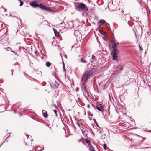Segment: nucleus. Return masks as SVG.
I'll return each mask as SVG.
<instances>
[{
	"mask_svg": "<svg viewBox=\"0 0 151 151\" xmlns=\"http://www.w3.org/2000/svg\"><path fill=\"white\" fill-rule=\"evenodd\" d=\"M96 68H92L89 70L86 71L83 75L81 81V90L84 95L89 96V93L86 83L88 79L95 71Z\"/></svg>",
	"mask_w": 151,
	"mask_h": 151,
	"instance_id": "f257e3e1",
	"label": "nucleus"
},
{
	"mask_svg": "<svg viewBox=\"0 0 151 151\" xmlns=\"http://www.w3.org/2000/svg\"><path fill=\"white\" fill-rule=\"evenodd\" d=\"M75 8L76 10L80 12L83 11L85 13H86L88 10V7L86 6L83 3H77L75 5Z\"/></svg>",
	"mask_w": 151,
	"mask_h": 151,
	"instance_id": "f03ea898",
	"label": "nucleus"
},
{
	"mask_svg": "<svg viewBox=\"0 0 151 151\" xmlns=\"http://www.w3.org/2000/svg\"><path fill=\"white\" fill-rule=\"evenodd\" d=\"M78 60L79 62L86 64L87 63V60L85 59V57L83 56H81L79 55L78 58Z\"/></svg>",
	"mask_w": 151,
	"mask_h": 151,
	"instance_id": "7ed1b4c3",
	"label": "nucleus"
},
{
	"mask_svg": "<svg viewBox=\"0 0 151 151\" xmlns=\"http://www.w3.org/2000/svg\"><path fill=\"white\" fill-rule=\"evenodd\" d=\"M123 69V67L121 65H119L115 69L114 72H116V73H119Z\"/></svg>",
	"mask_w": 151,
	"mask_h": 151,
	"instance_id": "20e7f679",
	"label": "nucleus"
},
{
	"mask_svg": "<svg viewBox=\"0 0 151 151\" xmlns=\"http://www.w3.org/2000/svg\"><path fill=\"white\" fill-rule=\"evenodd\" d=\"M39 7L43 9L49 11H50L51 10L49 7H47L45 5L42 4H39Z\"/></svg>",
	"mask_w": 151,
	"mask_h": 151,
	"instance_id": "39448f33",
	"label": "nucleus"
},
{
	"mask_svg": "<svg viewBox=\"0 0 151 151\" xmlns=\"http://www.w3.org/2000/svg\"><path fill=\"white\" fill-rule=\"evenodd\" d=\"M111 55L112 57V60H117L118 57V52H111Z\"/></svg>",
	"mask_w": 151,
	"mask_h": 151,
	"instance_id": "423d86ee",
	"label": "nucleus"
},
{
	"mask_svg": "<svg viewBox=\"0 0 151 151\" xmlns=\"http://www.w3.org/2000/svg\"><path fill=\"white\" fill-rule=\"evenodd\" d=\"M96 109L101 112H103L104 110L103 106L101 104H98L96 106Z\"/></svg>",
	"mask_w": 151,
	"mask_h": 151,
	"instance_id": "0eeeda50",
	"label": "nucleus"
},
{
	"mask_svg": "<svg viewBox=\"0 0 151 151\" xmlns=\"http://www.w3.org/2000/svg\"><path fill=\"white\" fill-rule=\"evenodd\" d=\"M30 5L34 7H39V4L35 1H33L30 3Z\"/></svg>",
	"mask_w": 151,
	"mask_h": 151,
	"instance_id": "6e6552de",
	"label": "nucleus"
},
{
	"mask_svg": "<svg viewBox=\"0 0 151 151\" xmlns=\"http://www.w3.org/2000/svg\"><path fill=\"white\" fill-rule=\"evenodd\" d=\"M42 113L43 114V116L45 118H47L48 117V114L47 112L45 110H42Z\"/></svg>",
	"mask_w": 151,
	"mask_h": 151,
	"instance_id": "1a4fd4ad",
	"label": "nucleus"
},
{
	"mask_svg": "<svg viewBox=\"0 0 151 151\" xmlns=\"http://www.w3.org/2000/svg\"><path fill=\"white\" fill-rule=\"evenodd\" d=\"M117 45L115 41H113L112 43V47L113 48H117Z\"/></svg>",
	"mask_w": 151,
	"mask_h": 151,
	"instance_id": "9d476101",
	"label": "nucleus"
},
{
	"mask_svg": "<svg viewBox=\"0 0 151 151\" xmlns=\"http://www.w3.org/2000/svg\"><path fill=\"white\" fill-rule=\"evenodd\" d=\"M51 65V63L49 62H47L46 63V65L47 67H49Z\"/></svg>",
	"mask_w": 151,
	"mask_h": 151,
	"instance_id": "9b49d317",
	"label": "nucleus"
},
{
	"mask_svg": "<svg viewBox=\"0 0 151 151\" xmlns=\"http://www.w3.org/2000/svg\"><path fill=\"white\" fill-rule=\"evenodd\" d=\"M99 22L101 24H104L106 23V21L104 20V19H101L99 21Z\"/></svg>",
	"mask_w": 151,
	"mask_h": 151,
	"instance_id": "f8f14e48",
	"label": "nucleus"
},
{
	"mask_svg": "<svg viewBox=\"0 0 151 151\" xmlns=\"http://www.w3.org/2000/svg\"><path fill=\"white\" fill-rule=\"evenodd\" d=\"M116 48H113V50L112 52H118V50Z\"/></svg>",
	"mask_w": 151,
	"mask_h": 151,
	"instance_id": "ddd939ff",
	"label": "nucleus"
},
{
	"mask_svg": "<svg viewBox=\"0 0 151 151\" xmlns=\"http://www.w3.org/2000/svg\"><path fill=\"white\" fill-rule=\"evenodd\" d=\"M85 141L86 143L88 144H89L91 143V142L88 139H85Z\"/></svg>",
	"mask_w": 151,
	"mask_h": 151,
	"instance_id": "4468645a",
	"label": "nucleus"
},
{
	"mask_svg": "<svg viewBox=\"0 0 151 151\" xmlns=\"http://www.w3.org/2000/svg\"><path fill=\"white\" fill-rule=\"evenodd\" d=\"M93 120L94 121V122L96 124V126L98 127H99V126L98 124V123L96 121V120L95 119H93Z\"/></svg>",
	"mask_w": 151,
	"mask_h": 151,
	"instance_id": "2eb2a0df",
	"label": "nucleus"
},
{
	"mask_svg": "<svg viewBox=\"0 0 151 151\" xmlns=\"http://www.w3.org/2000/svg\"><path fill=\"white\" fill-rule=\"evenodd\" d=\"M89 151H95L93 147L91 148H90L89 149Z\"/></svg>",
	"mask_w": 151,
	"mask_h": 151,
	"instance_id": "dca6fc26",
	"label": "nucleus"
},
{
	"mask_svg": "<svg viewBox=\"0 0 151 151\" xmlns=\"http://www.w3.org/2000/svg\"><path fill=\"white\" fill-rule=\"evenodd\" d=\"M4 49H6L7 51H9L10 50L11 51V50H12L11 48L9 47H8L6 48H5Z\"/></svg>",
	"mask_w": 151,
	"mask_h": 151,
	"instance_id": "f3484780",
	"label": "nucleus"
},
{
	"mask_svg": "<svg viewBox=\"0 0 151 151\" xmlns=\"http://www.w3.org/2000/svg\"><path fill=\"white\" fill-rule=\"evenodd\" d=\"M98 127L99 128V129H99L100 130L99 133H101V132H102V129L100 127Z\"/></svg>",
	"mask_w": 151,
	"mask_h": 151,
	"instance_id": "a211bd4d",
	"label": "nucleus"
},
{
	"mask_svg": "<svg viewBox=\"0 0 151 151\" xmlns=\"http://www.w3.org/2000/svg\"><path fill=\"white\" fill-rule=\"evenodd\" d=\"M11 52L14 53L15 55H16L18 56L19 55L17 54V52H14V51L11 50Z\"/></svg>",
	"mask_w": 151,
	"mask_h": 151,
	"instance_id": "6ab92c4d",
	"label": "nucleus"
},
{
	"mask_svg": "<svg viewBox=\"0 0 151 151\" xmlns=\"http://www.w3.org/2000/svg\"><path fill=\"white\" fill-rule=\"evenodd\" d=\"M103 148L105 150H106V144H104L103 146Z\"/></svg>",
	"mask_w": 151,
	"mask_h": 151,
	"instance_id": "aec40b11",
	"label": "nucleus"
},
{
	"mask_svg": "<svg viewBox=\"0 0 151 151\" xmlns=\"http://www.w3.org/2000/svg\"><path fill=\"white\" fill-rule=\"evenodd\" d=\"M106 25L108 28L110 27V25L108 23H106Z\"/></svg>",
	"mask_w": 151,
	"mask_h": 151,
	"instance_id": "412c9836",
	"label": "nucleus"
},
{
	"mask_svg": "<svg viewBox=\"0 0 151 151\" xmlns=\"http://www.w3.org/2000/svg\"><path fill=\"white\" fill-rule=\"evenodd\" d=\"M59 33L57 31V32H55V36H56L57 35H59Z\"/></svg>",
	"mask_w": 151,
	"mask_h": 151,
	"instance_id": "4be33fe9",
	"label": "nucleus"
},
{
	"mask_svg": "<svg viewBox=\"0 0 151 151\" xmlns=\"http://www.w3.org/2000/svg\"><path fill=\"white\" fill-rule=\"evenodd\" d=\"M53 111H54L55 113V114L57 116V111L56 110H54Z\"/></svg>",
	"mask_w": 151,
	"mask_h": 151,
	"instance_id": "5701e85b",
	"label": "nucleus"
},
{
	"mask_svg": "<svg viewBox=\"0 0 151 151\" xmlns=\"http://www.w3.org/2000/svg\"><path fill=\"white\" fill-rule=\"evenodd\" d=\"M92 59L93 60H94L96 58V57H95L93 55H92Z\"/></svg>",
	"mask_w": 151,
	"mask_h": 151,
	"instance_id": "b1692460",
	"label": "nucleus"
},
{
	"mask_svg": "<svg viewBox=\"0 0 151 151\" xmlns=\"http://www.w3.org/2000/svg\"><path fill=\"white\" fill-rule=\"evenodd\" d=\"M88 146L90 148L93 147V146H92V145L91 144V143L89 144Z\"/></svg>",
	"mask_w": 151,
	"mask_h": 151,
	"instance_id": "393cba45",
	"label": "nucleus"
},
{
	"mask_svg": "<svg viewBox=\"0 0 151 151\" xmlns=\"http://www.w3.org/2000/svg\"><path fill=\"white\" fill-rule=\"evenodd\" d=\"M20 48L19 46H18V47H17V48L16 49V50L17 51H18L19 50Z\"/></svg>",
	"mask_w": 151,
	"mask_h": 151,
	"instance_id": "a878e982",
	"label": "nucleus"
},
{
	"mask_svg": "<svg viewBox=\"0 0 151 151\" xmlns=\"http://www.w3.org/2000/svg\"><path fill=\"white\" fill-rule=\"evenodd\" d=\"M100 32L103 35H105V34L104 33V32L103 31L102 32L101 31H100Z\"/></svg>",
	"mask_w": 151,
	"mask_h": 151,
	"instance_id": "bb28decb",
	"label": "nucleus"
},
{
	"mask_svg": "<svg viewBox=\"0 0 151 151\" xmlns=\"http://www.w3.org/2000/svg\"><path fill=\"white\" fill-rule=\"evenodd\" d=\"M35 54H36V55H37V54H39L38 53V52L37 50H36L35 51Z\"/></svg>",
	"mask_w": 151,
	"mask_h": 151,
	"instance_id": "cd10ccee",
	"label": "nucleus"
},
{
	"mask_svg": "<svg viewBox=\"0 0 151 151\" xmlns=\"http://www.w3.org/2000/svg\"><path fill=\"white\" fill-rule=\"evenodd\" d=\"M63 68L64 69V70L66 71V69H65V65H64V63H63Z\"/></svg>",
	"mask_w": 151,
	"mask_h": 151,
	"instance_id": "c85d7f7f",
	"label": "nucleus"
},
{
	"mask_svg": "<svg viewBox=\"0 0 151 151\" xmlns=\"http://www.w3.org/2000/svg\"><path fill=\"white\" fill-rule=\"evenodd\" d=\"M139 49L140 50H143V49L140 46V45H139Z\"/></svg>",
	"mask_w": 151,
	"mask_h": 151,
	"instance_id": "c756f323",
	"label": "nucleus"
},
{
	"mask_svg": "<svg viewBox=\"0 0 151 151\" xmlns=\"http://www.w3.org/2000/svg\"><path fill=\"white\" fill-rule=\"evenodd\" d=\"M76 124L78 126V127H80V124L78 122H77L76 123Z\"/></svg>",
	"mask_w": 151,
	"mask_h": 151,
	"instance_id": "7c9ffc66",
	"label": "nucleus"
},
{
	"mask_svg": "<svg viewBox=\"0 0 151 151\" xmlns=\"http://www.w3.org/2000/svg\"><path fill=\"white\" fill-rule=\"evenodd\" d=\"M53 30H54V32L55 33V32H57V30L56 29H53Z\"/></svg>",
	"mask_w": 151,
	"mask_h": 151,
	"instance_id": "2f4dec72",
	"label": "nucleus"
},
{
	"mask_svg": "<svg viewBox=\"0 0 151 151\" xmlns=\"http://www.w3.org/2000/svg\"><path fill=\"white\" fill-rule=\"evenodd\" d=\"M18 44V43H17L16 44V45H14V47H17V45Z\"/></svg>",
	"mask_w": 151,
	"mask_h": 151,
	"instance_id": "473e14b6",
	"label": "nucleus"
},
{
	"mask_svg": "<svg viewBox=\"0 0 151 151\" xmlns=\"http://www.w3.org/2000/svg\"><path fill=\"white\" fill-rule=\"evenodd\" d=\"M116 111L118 113V111H117V110L116 109Z\"/></svg>",
	"mask_w": 151,
	"mask_h": 151,
	"instance_id": "72a5a7b5",
	"label": "nucleus"
},
{
	"mask_svg": "<svg viewBox=\"0 0 151 151\" xmlns=\"http://www.w3.org/2000/svg\"><path fill=\"white\" fill-rule=\"evenodd\" d=\"M85 132V131H84V132H83L82 131V133H83V134H84V133Z\"/></svg>",
	"mask_w": 151,
	"mask_h": 151,
	"instance_id": "f704fd0d",
	"label": "nucleus"
},
{
	"mask_svg": "<svg viewBox=\"0 0 151 151\" xmlns=\"http://www.w3.org/2000/svg\"><path fill=\"white\" fill-rule=\"evenodd\" d=\"M13 73H12V75H13Z\"/></svg>",
	"mask_w": 151,
	"mask_h": 151,
	"instance_id": "c9c22d12",
	"label": "nucleus"
},
{
	"mask_svg": "<svg viewBox=\"0 0 151 151\" xmlns=\"http://www.w3.org/2000/svg\"><path fill=\"white\" fill-rule=\"evenodd\" d=\"M135 37H137V35H135Z\"/></svg>",
	"mask_w": 151,
	"mask_h": 151,
	"instance_id": "e433bc0d",
	"label": "nucleus"
},
{
	"mask_svg": "<svg viewBox=\"0 0 151 151\" xmlns=\"http://www.w3.org/2000/svg\"><path fill=\"white\" fill-rule=\"evenodd\" d=\"M63 24V23H60V24Z\"/></svg>",
	"mask_w": 151,
	"mask_h": 151,
	"instance_id": "4c0bfd02",
	"label": "nucleus"
},
{
	"mask_svg": "<svg viewBox=\"0 0 151 151\" xmlns=\"http://www.w3.org/2000/svg\"><path fill=\"white\" fill-rule=\"evenodd\" d=\"M29 151H31V150H30Z\"/></svg>",
	"mask_w": 151,
	"mask_h": 151,
	"instance_id": "58836bf2",
	"label": "nucleus"
}]
</instances>
